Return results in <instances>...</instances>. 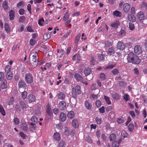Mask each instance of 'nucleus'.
Segmentation results:
<instances>
[{
  "label": "nucleus",
  "instance_id": "0eeeda50",
  "mask_svg": "<svg viewBox=\"0 0 147 147\" xmlns=\"http://www.w3.org/2000/svg\"><path fill=\"white\" fill-rule=\"evenodd\" d=\"M18 85L19 88V90L20 91V88H23L25 89L26 86V84L23 80H20L18 82Z\"/></svg>",
  "mask_w": 147,
  "mask_h": 147
},
{
  "label": "nucleus",
  "instance_id": "4d7b16f0",
  "mask_svg": "<svg viewBox=\"0 0 147 147\" xmlns=\"http://www.w3.org/2000/svg\"><path fill=\"white\" fill-rule=\"evenodd\" d=\"M65 144L63 141H61L59 143V147H65Z\"/></svg>",
  "mask_w": 147,
  "mask_h": 147
},
{
  "label": "nucleus",
  "instance_id": "603ef678",
  "mask_svg": "<svg viewBox=\"0 0 147 147\" xmlns=\"http://www.w3.org/2000/svg\"><path fill=\"white\" fill-rule=\"evenodd\" d=\"M101 117H96L95 119V121L98 124H100L101 122Z\"/></svg>",
  "mask_w": 147,
  "mask_h": 147
},
{
  "label": "nucleus",
  "instance_id": "37998d69",
  "mask_svg": "<svg viewBox=\"0 0 147 147\" xmlns=\"http://www.w3.org/2000/svg\"><path fill=\"white\" fill-rule=\"evenodd\" d=\"M13 76L12 72L6 74V77L8 80H11Z\"/></svg>",
  "mask_w": 147,
  "mask_h": 147
},
{
  "label": "nucleus",
  "instance_id": "e433bc0d",
  "mask_svg": "<svg viewBox=\"0 0 147 147\" xmlns=\"http://www.w3.org/2000/svg\"><path fill=\"white\" fill-rule=\"evenodd\" d=\"M99 78L101 80H104L106 79V76L105 74L104 73H101L100 74Z\"/></svg>",
  "mask_w": 147,
  "mask_h": 147
},
{
  "label": "nucleus",
  "instance_id": "c85d7f7f",
  "mask_svg": "<svg viewBox=\"0 0 147 147\" xmlns=\"http://www.w3.org/2000/svg\"><path fill=\"white\" fill-rule=\"evenodd\" d=\"M104 97L107 103L109 105L111 104V102L110 99V98L108 96L105 95H104Z\"/></svg>",
  "mask_w": 147,
  "mask_h": 147
},
{
  "label": "nucleus",
  "instance_id": "8fccbe9b",
  "mask_svg": "<svg viewBox=\"0 0 147 147\" xmlns=\"http://www.w3.org/2000/svg\"><path fill=\"white\" fill-rule=\"evenodd\" d=\"M24 5V3L23 1H20L16 5L17 7H20L21 6L23 7V6Z\"/></svg>",
  "mask_w": 147,
  "mask_h": 147
},
{
  "label": "nucleus",
  "instance_id": "c9c22d12",
  "mask_svg": "<svg viewBox=\"0 0 147 147\" xmlns=\"http://www.w3.org/2000/svg\"><path fill=\"white\" fill-rule=\"evenodd\" d=\"M51 35L49 34H45L43 36V39L45 40H47L49 39L51 37Z\"/></svg>",
  "mask_w": 147,
  "mask_h": 147
},
{
  "label": "nucleus",
  "instance_id": "ddd939ff",
  "mask_svg": "<svg viewBox=\"0 0 147 147\" xmlns=\"http://www.w3.org/2000/svg\"><path fill=\"white\" fill-rule=\"evenodd\" d=\"M115 48L112 47L109 48L107 51V54L109 55H112L115 53Z\"/></svg>",
  "mask_w": 147,
  "mask_h": 147
},
{
  "label": "nucleus",
  "instance_id": "bb28decb",
  "mask_svg": "<svg viewBox=\"0 0 147 147\" xmlns=\"http://www.w3.org/2000/svg\"><path fill=\"white\" fill-rule=\"evenodd\" d=\"M0 113L3 116H4L6 115V113L5 109L1 105L0 106Z\"/></svg>",
  "mask_w": 147,
  "mask_h": 147
},
{
  "label": "nucleus",
  "instance_id": "6e6552de",
  "mask_svg": "<svg viewBox=\"0 0 147 147\" xmlns=\"http://www.w3.org/2000/svg\"><path fill=\"white\" fill-rule=\"evenodd\" d=\"M66 104L64 101H60L59 104V109L61 110H64L66 107Z\"/></svg>",
  "mask_w": 147,
  "mask_h": 147
},
{
  "label": "nucleus",
  "instance_id": "20e7f679",
  "mask_svg": "<svg viewBox=\"0 0 147 147\" xmlns=\"http://www.w3.org/2000/svg\"><path fill=\"white\" fill-rule=\"evenodd\" d=\"M25 80L28 84H30L32 83L33 78L32 74L30 73H26L25 76Z\"/></svg>",
  "mask_w": 147,
  "mask_h": 147
},
{
  "label": "nucleus",
  "instance_id": "1a4fd4ad",
  "mask_svg": "<svg viewBox=\"0 0 147 147\" xmlns=\"http://www.w3.org/2000/svg\"><path fill=\"white\" fill-rule=\"evenodd\" d=\"M28 101L30 103L35 101L36 97L35 96L32 94H29L27 97Z\"/></svg>",
  "mask_w": 147,
  "mask_h": 147
},
{
  "label": "nucleus",
  "instance_id": "423d86ee",
  "mask_svg": "<svg viewBox=\"0 0 147 147\" xmlns=\"http://www.w3.org/2000/svg\"><path fill=\"white\" fill-rule=\"evenodd\" d=\"M125 45L121 41H119L118 42L117 47V48L121 50H123L125 48Z\"/></svg>",
  "mask_w": 147,
  "mask_h": 147
},
{
  "label": "nucleus",
  "instance_id": "6ab92c4d",
  "mask_svg": "<svg viewBox=\"0 0 147 147\" xmlns=\"http://www.w3.org/2000/svg\"><path fill=\"white\" fill-rule=\"evenodd\" d=\"M53 137L54 139L57 141H59L61 139L60 134L57 132L54 134Z\"/></svg>",
  "mask_w": 147,
  "mask_h": 147
},
{
  "label": "nucleus",
  "instance_id": "393cba45",
  "mask_svg": "<svg viewBox=\"0 0 147 147\" xmlns=\"http://www.w3.org/2000/svg\"><path fill=\"white\" fill-rule=\"evenodd\" d=\"M74 113L72 111H70L68 113L67 116L68 118L70 119H72L74 117Z\"/></svg>",
  "mask_w": 147,
  "mask_h": 147
},
{
  "label": "nucleus",
  "instance_id": "69168bd1",
  "mask_svg": "<svg viewBox=\"0 0 147 147\" xmlns=\"http://www.w3.org/2000/svg\"><path fill=\"white\" fill-rule=\"evenodd\" d=\"M31 120L32 121L34 122H37L38 121L37 118L35 116H33L31 118Z\"/></svg>",
  "mask_w": 147,
  "mask_h": 147
},
{
  "label": "nucleus",
  "instance_id": "ea45409f",
  "mask_svg": "<svg viewBox=\"0 0 147 147\" xmlns=\"http://www.w3.org/2000/svg\"><path fill=\"white\" fill-rule=\"evenodd\" d=\"M126 34V32L124 30H121L119 32V36H124Z\"/></svg>",
  "mask_w": 147,
  "mask_h": 147
},
{
  "label": "nucleus",
  "instance_id": "052dcab7",
  "mask_svg": "<svg viewBox=\"0 0 147 147\" xmlns=\"http://www.w3.org/2000/svg\"><path fill=\"white\" fill-rule=\"evenodd\" d=\"M22 127L24 131H26L28 129L27 125L26 123L23 124L22 125Z\"/></svg>",
  "mask_w": 147,
  "mask_h": 147
},
{
  "label": "nucleus",
  "instance_id": "0e129e2a",
  "mask_svg": "<svg viewBox=\"0 0 147 147\" xmlns=\"http://www.w3.org/2000/svg\"><path fill=\"white\" fill-rule=\"evenodd\" d=\"M101 102L100 101L97 100L96 101L95 105L98 107H100L101 106Z\"/></svg>",
  "mask_w": 147,
  "mask_h": 147
},
{
  "label": "nucleus",
  "instance_id": "4c0bfd02",
  "mask_svg": "<svg viewBox=\"0 0 147 147\" xmlns=\"http://www.w3.org/2000/svg\"><path fill=\"white\" fill-rule=\"evenodd\" d=\"M4 27L5 30L6 32L7 33L9 32H10V28L9 25L7 23H6L5 24Z\"/></svg>",
  "mask_w": 147,
  "mask_h": 147
},
{
  "label": "nucleus",
  "instance_id": "13d9d810",
  "mask_svg": "<svg viewBox=\"0 0 147 147\" xmlns=\"http://www.w3.org/2000/svg\"><path fill=\"white\" fill-rule=\"evenodd\" d=\"M44 22V19L43 18L40 19L38 21V24L41 26Z\"/></svg>",
  "mask_w": 147,
  "mask_h": 147
},
{
  "label": "nucleus",
  "instance_id": "cd10ccee",
  "mask_svg": "<svg viewBox=\"0 0 147 147\" xmlns=\"http://www.w3.org/2000/svg\"><path fill=\"white\" fill-rule=\"evenodd\" d=\"M90 69L89 68H85L84 70V74L86 76L89 75L90 73Z\"/></svg>",
  "mask_w": 147,
  "mask_h": 147
},
{
  "label": "nucleus",
  "instance_id": "a19ab883",
  "mask_svg": "<svg viewBox=\"0 0 147 147\" xmlns=\"http://www.w3.org/2000/svg\"><path fill=\"white\" fill-rule=\"evenodd\" d=\"M112 97L115 100H118L119 98V95L116 93H114L112 94Z\"/></svg>",
  "mask_w": 147,
  "mask_h": 147
},
{
  "label": "nucleus",
  "instance_id": "9b49d317",
  "mask_svg": "<svg viewBox=\"0 0 147 147\" xmlns=\"http://www.w3.org/2000/svg\"><path fill=\"white\" fill-rule=\"evenodd\" d=\"M122 139L121 138H119L117 141H115L113 142L112 143V146L113 147H119V145Z\"/></svg>",
  "mask_w": 147,
  "mask_h": 147
},
{
  "label": "nucleus",
  "instance_id": "bf43d9fd",
  "mask_svg": "<svg viewBox=\"0 0 147 147\" xmlns=\"http://www.w3.org/2000/svg\"><path fill=\"white\" fill-rule=\"evenodd\" d=\"M132 43L130 42H127L125 43V45L126 47H127L128 48H131L132 46Z\"/></svg>",
  "mask_w": 147,
  "mask_h": 147
},
{
  "label": "nucleus",
  "instance_id": "f704fd0d",
  "mask_svg": "<svg viewBox=\"0 0 147 147\" xmlns=\"http://www.w3.org/2000/svg\"><path fill=\"white\" fill-rule=\"evenodd\" d=\"M30 125H31L30 127V130L33 131L36 129V127L35 126V123H30Z\"/></svg>",
  "mask_w": 147,
  "mask_h": 147
},
{
  "label": "nucleus",
  "instance_id": "338daca9",
  "mask_svg": "<svg viewBox=\"0 0 147 147\" xmlns=\"http://www.w3.org/2000/svg\"><path fill=\"white\" fill-rule=\"evenodd\" d=\"M4 78V75L3 73L2 72H0V81L3 80Z\"/></svg>",
  "mask_w": 147,
  "mask_h": 147
},
{
  "label": "nucleus",
  "instance_id": "c756f323",
  "mask_svg": "<svg viewBox=\"0 0 147 147\" xmlns=\"http://www.w3.org/2000/svg\"><path fill=\"white\" fill-rule=\"evenodd\" d=\"M69 17V15L68 12H66L64 14L63 19V21L65 22L68 19Z\"/></svg>",
  "mask_w": 147,
  "mask_h": 147
},
{
  "label": "nucleus",
  "instance_id": "7c9ffc66",
  "mask_svg": "<svg viewBox=\"0 0 147 147\" xmlns=\"http://www.w3.org/2000/svg\"><path fill=\"white\" fill-rule=\"evenodd\" d=\"M123 99L126 102L130 100V96L127 94H124L123 96Z\"/></svg>",
  "mask_w": 147,
  "mask_h": 147
},
{
  "label": "nucleus",
  "instance_id": "774afa93",
  "mask_svg": "<svg viewBox=\"0 0 147 147\" xmlns=\"http://www.w3.org/2000/svg\"><path fill=\"white\" fill-rule=\"evenodd\" d=\"M105 47H109L111 46L112 44L111 42H109V41H106L105 42Z\"/></svg>",
  "mask_w": 147,
  "mask_h": 147
},
{
  "label": "nucleus",
  "instance_id": "7ed1b4c3",
  "mask_svg": "<svg viewBox=\"0 0 147 147\" xmlns=\"http://www.w3.org/2000/svg\"><path fill=\"white\" fill-rule=\"evenodd\" d=\"M80 87L79 86H76L75 88L72 89V97L75 98L76 97V94H80L81 93Z\"/></svg>",
  "mask_w": 147,
  "mask_h": 147
},
{
  "label": "nucleus",
  "instance_id": "6e6d98bb",
  "mask_svg": "<svg viewBox=\"0 0 147 147\" xmlns=\"http://www.w3.org/2000/svg\"><path fill=\"white\" fill-rule=\"evenodd\" d=\"M13 122L16 125H18L20 123V121L18 119L17 117H16L13 119Z\"/></svg>",
  "mask_w": 147,
  "mask_h": 147
},
{
  "label": "nucleus",
  "instance_id": "c03bdc74",
  "mask_svg": "<svg viewBox=\"0 0 147 147\" xmlns=\"http://www.w3.org/2000/svg\"><path fill=\"white\" fill-rule=\"evenodd\" d=\"M80 36L81 35L80 34L76 35L75 39V43L77 44L78 43L80 38Z\"/></svg>",
  "mask_w": 147,
  "mask_h": 147
},
{
  "label": "nucleus",
  "instance_id": "79ce46f5",
  "mask_svg": "<svg viewBox=\"0 0 147 147\" xmlns=\"http://www.w3.org/2000/svg\"><path fill=\"white\" fill-rule=\"evenodd\" d=\"M20 105L23 110L26 109V105L25 103L23 101H21L20 102Z\"/></svg>",
  "mask_w": 147,
  "mask_h": 147
},
{
  "label": "nucleus",
  "instance_id": "dca6fc26",
  "mask_svg": "<svg viewBox=\"0 0 147 147\" xmlns=\"http://www.w3.org/2000/svg\"><path fill=\"white\" fill-rule=\"evenodd\" d=\"M120 22L119 21L115 20L111 24V27L115 28H117Z\"/></svg>",
  "mask_w": 147,
  "mask_h": 147
},
{
  "label": "nucleus",
  "instance_id": "473e14b6",
  "mask_svg": "<svg viewBox=\"0 0 147 147\" xmlns=\"http://www.w3.org/2000/svg\"><path fill=\"white\" fill-rule=\"evenodd\" d=\"M116 138L115 135L113 133L111 134L109 136V139L111 141L114 140Z\"/></svg>",
  "mask_w": 147,
  "mask_h": 147
},
{
  "label": "nucleus",
  "instance_id": "e2e57ef3",
  "mask_svg": "<svg viewBox=\"0 0 147 147\" xmlns=\"http://www.w3.org/2000/svg\"><path fill=\"white\" fill-rule=\"evenodd\" d=\"M30 42L31 45L33 46L35 43V39H31L30 40Z\"/></svg>",
  "mask_w": 147,
  "mask_h": 147
},
{
  "label": "nucleus",
  "instance_id": "412c9836",
  "mask_svg": "<svg viewBox=\"0 0 147 147\" xmlns=\"http://www.w3.org/2000/svg\"><path fill=\"white\" fill-rule=\"evenodd\" d=\"M57 96L60 99L63 100L65 98V95L63 93L60 92L57 94Z\"/></svg>",
  "mask_w": 147,
  "mask_h": 147
},
{
  "label": "nucleus",
  "instance_id": "49530a36",
  "mask_svg": "<svg viewBox=\"0 0 147 147\" xmlns=\"http://www.w3.org/2000/svg\"><path fill=\"white\" fill-rule=\"evenodd\" d=\"M134 125L133 124L130 123L128 126V129L130 131H132L134 129Z\"/></svg>",
  "mask_w": 147,
  "mask_h": 147
},
{
  "label": "nucleus",
  "instance_id": "f3484780",
  "mask_svg": "<svg viewBox=\"0 0 147 147\" xmlns=\"http://www.w3.org/2000/svg\"><path fill=\"white\" fill-rule=\"evenodd\" d=\"M74 77L77 81L82 82L83 78L79 74H75Z\"/></svg>",
  "mask_w": 147,
  "mask_h": 147
},
{
  "label": "nucleus",
  "instance_id": "5701e85b",
  "mask_svg": "<svg viewBox=\"0 0 147 147\" xmlns=\"http://www.w3.org/2000/svg\"><path fill=\"white\" fill-rule=\"evenodd\" d=\"M113 15L117 17H121L122 15L121 12L118 10H115L113 13Z\"/></svg>",
  "mask_w": 147,
  "mask_h": 147
},
{
  "label": "nucleus",
  "instance_id": "f8f14e48",
  "mask_svg": "<svg viewBox=\"0 0 147 147\" xmlns=\"http://www.w3.org/2000/svg\"><path fill=\"white\" fill-rule=\"evenodd\" d=\"M128 19L130 21L134 22L136 21V18L135 16L132 14H128L127 16Z\"/></svg>",
  "mask_w": 147,
  "mask_h": 147
},
{
  "label": "nucleus",
  "instance_id": "09e8293b",
  "mask_svg": "<svg viewBox=\"0 0 147 147\" xmlns=\"http://www.w3.org/2000/svg\"><path fill=\"white\" fill-rule=\"evenodd\" d=\"M134 24L131 23H129V29L131 30H133L134 28Z\"/></svg>",
  "mask_w": 147,
  "mask_h": 147
},
{
  "label": "nucleus",
  "instance_id": "5fc2aeb1",
  "mask_svg": "<svg viewBox=\"0 0 147 147\" xmlns=\"http://www.w3.org/2000/svg\"><path fill=\"white\" fill-rule=\"evenodd\" d=\"M115 66V64L114 65H109L107 66L105 68V69H112Z\"/></svg>",
  "mask_w": 147,
  "mask_h": 147
},
{
  "label": "nucleus",
  "instance_id": "864d4df0",
  "mask_svg": "<svg viewBox=\"0 0 147 147\" xmlns=\"http://www.w3.org/2000/svg\"><path fill=\"white\" fill-rule=\"evenodd\" d=\"M105 107L102 106L99 109V111L100 113H103L105 112Z\"/></svg>",
  "mask_w": 147,
  "mask_h": 147
},
{
  "label": "nucleus",
  "instance_id": "a18cd8bd",
  "mask_svg": "<svg viewBox=\"0 0 147 147\" xmlns=\"http://www.w3.org/2000/svg\"><path fill=\"white\" fill-rule=\"evenodd\" d=\"M21 95L22 98L24 99H25L27 97V92L26 91H24L22 92Z\"/></svg>",
  "mask_w": 147,
  "mask_h": 147
},
{
  "label": "nucleus",
  "instance_id": "4468645a",
  "mask_svg": "<svg viewBox=\"0 0 147 147\" xmlns=\"http://www.w3.org/2000/svg\"><path fill=\"white\" fill-rule=\"evenodd\" d=\"M130 9V6L129 4L126 3L124 4L123 6V10L126 12H128Z\"/></svg>",
  "mask_w": 147,
  "mask_h": 147
},
{
  "label": "nucleus",
  "instance_id": "72a5a7b5",
  "mask_svg": "<svg viewBox=\"0 0 147 147\" xmlns=\"http://www.w3.org/2000/svg\"><path fill=\"white\" fill-rule=\"evenodd\" d=\"M1 88L2 89H5L7 88V82L6 81H4L1 85Z\"/></svg>",
  "mask_w": 147,
  "mask_h": 147
},
{
  "label": "nucleus",
  "instance_id": "aec40b11",
  "mask_svg": "<svg viewBox=\"0 0 147 147\" xmlns=\"http://www.w3.org/2000/svg\"><path fill=\"white\" fill-rule=\"evenodd\" d=\"M66 115L63 113H61L59 115V119L62 121L64 122L66 119Z\"/></svg>",
  "mask_w": 147,
  "mask_h": 147
},
{
  "label": "nucleus",
  "instance_id": "39448f33",
  "mask_svg": "<svg viewBox=\"0 0 147 147\" xmlns=\"http://www.w3.org/2000/svg\"><path fill=\"white\" fill-rule=\"evenodd\" d=\"M134 52L137 55H139L142 53V48L141 46L138 45H136L134 48Z\"/></svg>",
  "mask_w": 147,
  "mask_h": 147
},
{
  "label": "nucleus",
  "instance_id": "680f3d73",
  "mask_svg": "<svg viewBox=\"0 0 147 147\" xmlns=\"http://www.w3.org/2000/svg\"><path fill=\"white\" fill-rule=\"evenodd\" d=\"M112 72L114 75H117L118 74L119 72L118 70L117 69H114L112 71Z\"/></svg>",
  "mask_w": 147,
  "mask_h": 147
},
{
  "label": "nucleus",
  "instance_id": "3c124183",
  "mask_svg": "<svg viewBox=\"0 0 147 147\" xmlns=\"http://www.w3.org/2000/svg\"><path fill=\"white\" fill-rule=\"evenodd\" d=\"M25 17L24 16H21L19 18V22H20L23 23L25 21Z\"/></svg>",
  "mask_w": 147,
  "mask_h": 147
},
{
  "label": "nucleus",
  "instance_id": "b1692460",
  "mask_svg": "<svg viewBox=\"0 0 147 147\" xmlns=\"http://www.w3.org/2000/svg\"><path fill=\"white\" fill-rule=\"evenodd\" d=\"M2 7L4 10L8 9V3L7 1H3L2 4Z\"/></svg>",
  "mask_w": 147,
  "mask_h": 147
},
{
  "label": "nucleus",
  "instance_id": "f257e3e1",
  "mask_svg": "<svg viewBox=\"0 0 147 147\" xmlns=\"http://www.w3.org/2000/svg\"><path fill=\"white\" fill-rule=\"evenodd\" d=\"M38 55L37 52L34 51L31 53L29 56V61L32 67H35L38 63Z\"/></svg>",
  "mask_w": 147,
  "mask_h": 147
},
{
  "label": "nucleus",
  "instance_id": "a878e982",
  "mask_svg": "<svg viewBox=\"0 0 147 147\" xmlns=\"http://www.w3.org/2000/svg\"><path fill=\"white\" fill-rule=\"evenodd\" d=\"M5 72L6 74L12 72L11 71V67L9 65L6 66L5 68Z\"/></svg>",
  "mask_w": 147,
  "mask_h": 147
},
{
  "label": "nucleus",
  "instance_id": "2f4dec72",
  "mask_svg": "<svg viewBox=\"0 0 147 147\" xmlns=\"http://www.w3.org/2000/svg\"><path fill=\"white\" fill-rule=\"evenodd\" d=\"M47 114L49 116H51L52 113L51 111L50 106L49 105H47Z\"/></svg>",
  "mask_w": 147,
  "mask_h": 147
},
{
  "label": "nucleus",
  "instance_id": "a211bd4d",
  "mask_svg": "<svg viewBox=\"0 0 147 147\" xmlns=\"http://www.w3.org/2000/svg\"><path fill=\"white\" fill-rule=\"evenodd\" d=\"M84 105L86 108L90 110L92 107V104L87 100L85 101Z\"/></svg>",
  "mask_w": 147,
  "mask_h": 147
},
{
  "label": "nucleus",
  "instance_id": "f03ea898",
  "mask_svg": "<svg viewBox=\"0 0 147 147\" xmlns=\"http://www.w3.org/2000/svg\"><path fill=\"white\" fill-rule=\"evenodd\" d=\"M127 59L128 62L134 64H138L140 62V59L138 58L137 56L131 52L128 55Z\"/></svg>",
  "mask_w": 147,
  "mask_h": 147
},
{
  "label": "nucleus",
  "instance_id": "2eb2a0df",
  "mask_svg": "<svg viewBox=\"0 0 147 147\" xmlns=\"http://www.w3.org/2000/svg\"><path fill=\"white\" fill-rule=\"evenodd\" d=\"M9 19L10 20H14L15 17V11L13 10H11L9 12Z\"/></svg>",
  "mask_w": 147,
  "mask_h": 147
},
{
  "label": "nucleus",
  "instance_id": "9d476101",
  "mask_svg": "<svg viewBox=\"0 0 147 147\" xmlns=\"http://www.w3.org/2000/svg\"><path fill=\"white\" fill-rule=\"evenodd\" d=\"M137 16L140 21L143 20L144 19V15L142 11H140L138 12L137 14Z\"/></svg>",
  "mask_w": 147,
  "mask_h": 147
},
{
  "label": "nucleus",
  "instance_id": "de8ad7c7",
  "mask_svg": "<svg viewBox=\"0 0 147 147\" xmlns=\"http://www.w3.org/2000/svg\"><path fill=\"white\" fill-rule=\"evenodd\" d=\"M121 135L123 138H127L128 136L127 133L124 131H122L121 132Z\"/></svg>",
  "mask_w": 147,
  "mask_h": 147
},
{
  "label": "nucleus",
  "instance_id": "58836bf2",
  "mask_svg": "<svg viewBox=\"0 0 147 147\" xmlns=\"http://www.w3.org/2000/svg\"><path fill=\"white\" fill-rule=\"evenodd\" d=\"M14 101V100L13 98L11 97H10L9 101L8 102L7 104L9 105H12Z\"/></svg>",
  "mask_w": 147,
  "mask_h": 147
},
{
  "label": "nucleus",
  "instance_id": "4be33fe9",
  "mask_svg": "<svg viewBox=\"0 0 147 147\" xmlns=\"http://www.w3.org/2000/svg\"><path fill=\"white\" fill-rule=\"evenodd\" d=\"M73 126L75 128H77L79 126V123L78 121L76 119H74L72 121Z\"/></svg>",
  "mask_w": 147,
  "mask_h": 147
}]
</instances>
